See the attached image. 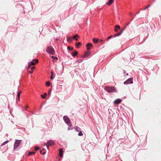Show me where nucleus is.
Wrapping results in <instances>:
<instances>
[{
	"mask_svg": "<svg viewBox=\"0 0 161 161\" xmlns=\"http://www.w3.org/2000/svg\"><path fill=\"white\" fill-rule=\"evenodd\" d=\"M104 89L109 93L116 92H117V90L114 87L106 86L105 87Z\"/></svg>",
	"mask_w": 161,
	"mask_h": 161,
	"instance_id": "nucleus-1",
	"label": "nucleus"
},
{
	"mask_svg": "<svg viewBox=\"0 0 161 161\" xmlns=\"http://www.w3.org/2000/svg\"><path fill=\"white\" fill-rule=\"evenodd\" d=\"M46 52L49 54L53 55L55 53V51L53 48L51 46H48L46 49Z\"/></svg>",
	"mask_w": 161,
	"mask_h": 161,
	"instance_id": "nucleus-2",
	"label": "nucleus"
},
{
	"mask_svg": "<svg viewBox=\"0 0 161 161\" xmlns=\"http://www.w3.org/2000/svg\"><path fill=\"white\" fill-rule=\"evenodd\" d=\"M38 60L37 59H33L32 61L29 62L27 69H29L31 65H35L36 63H38Z\"/></svg>",
	"mask_w": 161,
	"mask_h": 161,
	"instance_id": "nucleus-3",
	"label": "nucleus"
},
{
	"mask_svg": "<svg viewBox=\"0 0 161 161\" xmlns=\"http://www.w3.org/2000/svg\"><path fill=\"white\" fill-rule=\"evenodd\" d=\"M63 119L64 122L67 125L69 126L71 125L70 120L68 116L65 115L63 117Z\"/></svg>",
	"mask_w": 161,
	"mask_h": 161,
	"instance_id": "nucleus-4",
	"label": "nucleus"
},
{
	"mask_svg": "<svg viewBox=\"0 0 161 161\" xmlns=\"http://www.w3.org/2000/svg\"><path fill=\"white\" fill-rule=\"evenodd\" d=\"M125 28H124L123 29L121 30L120 32H119L118 33L115 34L114 35H111L109 36L107 39V40H108L110 39L111 38L113 37H115L116 36H119L121 35V34L125 30Z\"/></svg>",
	"mask_w": 161,
	"mask_h": 161,
	"instance_id": "nucleus-5",
	"label": "nucleus"
},
{
	"mask_svg": "<svg viewBox=\"0 0 161 161\" xmlns=\"http://www.w3.org/2000/svg\"><path fill=\"white\" fill-rule=\"evenodd\" d=\"M16 141L15 142L14 144V150L17 148L19 146L21 140H16Z\"/></svg>",
	"mask_w": 161,
	"mask_h": 161,
	"instance_id": "nucleus-6",
	"label": "nucleus"
},
{
	"mask_svg": "<svg viewBox=\"0 0 161 161\" xmlns=\"http://www.w3.org/2000/svg\"><path fill=\"white\" fill-rule=\"evenodd\" d=\"M133 83V78H130L128 79L127 80L125 81L124 82V85L129 84H132Z\"/></svg>",
	"mask_w": 161,
	"mask_h": 161,
	"instance_id": "nucleus-7",
	"label": "nucleus"
},
{
	"mask_svg": "<svg viewBox=\"0 0 161 161\" xmlns=\"http://www.w3.org/2000/svg\"><path fill=\"white\" fill-rule=\"evenodd\" d=\"M90 55V52L89 51H87L84 54V55L83 56V58H87Z\"/></svg>",
	"mask_w": 161,
	"mask_h": 161,
	"instance_id": "nucleus-8",
	"label": "nucleus"
},
{
	"mask_svg": "<svg viewBox=\"0 0 161 161\" xmlns=\"http://www.w3.org/2000/svg\"><path fill=\"white\" fill-rule=\"evenodd\" d=\"M47 143L49 146L54 145L55 143L54 142L50 140H48Z\"/></svg>",
	"mask_w": 161,
	"mask_h": 161,
	"instance_id": "nucleus-9",
	"label": "nucleus"
},
{
	"mask_svg": "<svg viewBox=\"0 0 161 161\" xmlns=\"http://www.w3.org/2000/svg\"><path fill=\"white\" fill-rule=\"evenodd\" d=\"M59 156L60 157L62 158V157L63 155V149L62 148H61L59 149Z\"/></svg>",
	"mask_w": 161,
	"mask_h": 161,
	"instance_id": "nucleus-10",
	"label": "nucleus"
},
{
	"mask_svg": "<svg viewBox=\"0 0 161 161\" xmlns=\"http://www.w3.org/2000/svg\"><path fill=\"white\" fill-rule=\"evenodd\" d=\"M122 100L120 98H118L114 101V103L115 104H118L121 103Z\"/></svg>",
	"mask_w": 161,
	"mask_h": 161,
	"instance_id": "nucleus-11",
	"label": "nucleus"
},
{
	"mask_svg": "<svg viewBox=\"0 0 161 161\" xmlns=\"http://www.w3.org/2000/svg\"><path fill=\"white\" fill-rule=\"evenodd\" d=\"M92 44L90 43H88L86 45V49L87 50V51H89L91 49V47L92 46Z\"/></svg>",
	"mask_w": 161,
	"mask_h": 161,
	"instance_id": "nucleus-12",
	"label": "nucleus"
},
{
	"mask_svg": "<svg viewBox=\"0 0 161 161\" xmlns=\"http://www.w3.org/2000/svg\"><path fill=\"white\" fill-rule=\"evenodd\" d=\"M120 29V26L119 25H117L115 26L114 31L115 32H117L118 29Z\"/></svg>",
	"mask_w": 161,
	"mask_h": 161,
	"instance_id": "nucleus-13",
	"label": "nucleus"
},
{
	"mask_svg": "<svg viewBox=\"0 0 161 161\" xmlns=\"http://www.w3.org/2000/svg\"><path fill=\"white\" fill-rule=\"evenodd\" d=\"M78 54V52L76 51H75L74 52L71 54V55L72 56L75 57Z\"/></svg>",
	"mask_w": 161,
	"mask_h": 161,
	"instance_id": "nucleus-14",
	"label": "nucleus"
},
{
	"mask_svg": "<svg viewBox=\"0 0 161 161\" xmlns=\"http://www.w3.org/2000/svg\"><path fill=\"white\" fill-rule=\"evenodd\" d=\"M32 114H34L36 115H39L40 113V110L39 111H36L34 112H32Z\"/></svg>",
	"mask_w": 161,
	"mask_h": 161,
	"instance_id": "nucleus-15",
	"label": "nucleus"
},
{
	"mask_svg": "<svg viewBox=\"0 0 161 161\" xmlns=\"http://www.w3.org/2000/svg\"><path fill=\"white\" fill-rule=\"evenodd\" d=\"M78 36L77 34H76L75 35H74L72 38L73 39H75L76 41L78 40V39L77 38V37Z\"/></svg>",
	"mask_w": 161,
	"mask_h": 161,
	"instance_id": "nucleus-16",
	"label": "nucleus"
},
{
	"mask_svg": "<svg viewBox=\"0 0 161 161\" xmlns=\"http://www.w3.org/2000/svg\"><path fill=\"white\" fill-rule=\"evenodd\" d=\"M114 0H108V3H107V4L110 5L113 3L114 2Z\"/></svg>",
	"mask_w": 161,
	"mask_h": 161,
	"instance_id": "nucleus-17",
	"label": "nucleus"
},
{
	"mask_svg": "<svg viewBox=\"0 0 161 161\" xmlns=\"http://www.w3.org/2000/svg\"><path fill=\"white\" fill-rule=\"evenodd\" d=\"M35 67H31V68H30V69H31V70H30L29 71V73L30 74H31L33 73V69H35Z\"/></svg>",
	"mask_w": 161,
	"mask_h": 161,
	"instance_id": "nucleus-18",
	"label": "nucleus"
},
{
	"mask_svg": "<svg viewBox=\"0 0 161 161\" xmlns=\"http://www.w3.org/2000/svg\"><path fill=\"white\" fill-rule=\"evenodd\" d=\"M9 142L8 140H7L3 142L1 145V146H3L7 143Z\"/></svg>",
	"mask_w": 161,
	"mask_h": 161,
	"instance_id": "nucleus-19",
	"label": "nucleus"
},
{
	"mask_svg": "<svg viewBox=\"0 0 161 161\" xmlns=\"http://www.w3.org/2000/svg\"><path fill=\"white\" fill-rule=\"evenodd\" d=\"M72 38L70 36H69L67 37V41L68 42H71L72 41Z\"/></svg>",
	"mask_w": 161,
	"mask_h": 161,
	"instance_id": "nucleus-20",
	"label": "nucleus"
},
{
	"mask_svg": "<svg viewBox=\"0 0 161 161\" xmlns=\"http://www.w3.org/2000/svg\"><path fill=\"white\" fill-rule=\"evenodd\" d=\"M51 76H50V78L51 80H53L54 79V77H53V72L52 71L51 73Z\"/></svg>",
	"mask_w": 161,
	"mask_h": 161,
	"instance_id": "nucleus-21",
	"label": "nucleus"
},
{
	"mask_svg": "<svg viewBox=\"0 0 161 161\" xmlns=\"http://www.w3.org/2000/svg\"><path fill=\"white\" fill-rule=\"evenodd\" d=\"M93 41L94 43H97L98 41V39H97L96 38H94L93 39Z\"/></svg>",
	"mask_w": 161,
	"mask_h": 161,
	"instance_id": "nucleus-22",
	"label": "nucleus"
},
{
	"mask_svg": "<svg viewBox=\"0 0 161 161\" xmlns=\"http://www.w3.org/2000/svg\"><path fill=\"white\" fill-rule=\"evenodd\" d=\"M35 153V152H29L27 154V155L30 156L32 154H34Z\"/></svg>",
	"mask_w": 161,
	"mask_h": 161,
	"instance_id": "nucleus-23",
	"label": "nucleus"
},
{
	"mask_svg": "<svg viewBox=\"0 0 161 161\" xmlns=\"http://www.w3.org/2000/svg\"><path fill=\"white\" fill-rule=\"evenodd\" d=\"M75 130L77 131H79L80 130V128H79V127H75Z\"/></svg>",
	"mask_w": 161,
	"mask_h": 161,
	"instance_id": "nucleus-24",
	"label": "nucleus"
},
{
	"mask_svg": "<svg viewBox=\"0 0 161 161\" xmlns=\"http://www.w3.org/2000/svg\"><path fill=\"white\" fill-rule=\"evenodd\" d=\"M79 136H81L83 135V134L81 131H80L78 134Z\"/></svg>",
	"mask_w": 161,
	"mask_h": 161,
	"instance_id": "nucleus-25",
	"label": "nucleus"
},
{
	"mask_svg": "<svg viewBox=\"0 0 161 161\" xmlns=\"http://www.w3.org/2000/svg\"><path fill=\"white\" fill-rule=\"evenodd\" d=\"M72 128L71 127V125H70L69 126V127L68 128V130H70L72 129Z\"/></svg>",
	"mask_w": 161,
	"mask_h": 161,
	"instance_id": "nucleus-26",
	"label": "nucleus"
},
{
	"mask_svg": "<svg viewBox=\"0 0 161 161\" xmlns=\"http://www.w3.org/2000/svg\"><path fill=\"white\" fill-rule=\"evenodd\" d=\"M67 49L68 50H72L73 49V47H67Z\"/></svg>",
	"mask_w": 161,
	"mask_h": 161,
	"instance_id": "nucleus-27",
	"label": "nucleus"
},
{
	"mask_svg": "<svg viewBox=\"0 0 161 161\" xmlns=\"http://www.w3.org/2000/svg\"><path fill=\"white\" fill-rule=\"evenodd\" d=\"M81 43L80 42H78L77 43H76V47H79V46L81 45Z\"/></svg>",
	"mask_w": 161,
	"mask_h": 161,
	"instance_id": "nucleus-28",
	"label": "nucleus"
},
{
	"mask_svg": "<svg viewBox=\"0 0 161 161\" xmlns=\"http://www.w3.org/2000/svg\"><path fill=\"white\" fill-rule=\"evenodd\" d=\"M46 84L47 86H49L50 85V82L49 81H48L46 82Z\"/></svg>",
	"mask_w": 161,
	"mask_h": 161,
	"instance_id": "nucleus-29",
	"label": "nucleus"
},
{
	"mask_svg": "<svg viewBox=\"0 0 161 161\" xmlns=\"http://www.w3.org/2000/svg\"><path fill=\"white\" fill-rule=\"evenodd\" d=\"M20 92H19L18 93L17 95V96L19 100V99H20Z\"/></svg>",
	"mask_w": 161,
	"mask_h": 161,
	"instance_id": "nucleus-30",
	"label": "nucleus"
},
{
	"mask_svg": "<svg viewBox=\"0 0 161 161\" xmlns=\"http://www.w3.org/2000/svg\"><path fill=\"white\" fill-rule=\"evenodd\" d=\"M44 145H46V147H47V149H48V148H49V145L48 144H47V143H44Z\"/></svg>",
	"mask_w": 161,
	"mask_h": 161,
	"instance_id": "nucleus-31",
	"label": "nucleus"
},
{
	"mask_svg": "<svg viewBox=\"0 0 161 161\" xmlns=\"http://www.w3.org/2000/svg\"><path fill=\"white\" fill-rule=\"evenodd\" d=\"M51 58L55 60H57L58 59V58L56 57H54V56H52L51 57Z\"/></svg>",
	"mask_w": 161,
	"mask_h": 161,
	"instance_id": "nucleus-32",
	"label": "nucleus"
},
{
	"mask_svg": "<svg viewBox=\"0 0 161 161\" xmlns=\"http://www.w3.org/2000/svg\"><path fill=\"white\" fill-rule=\"evenodd\" d=\"M40 148L39 147L36 146L35 147V149L36 151L38 150Z\"/></svg>",
	"mask_w": 161,
	"mask_h": 161,
	"instance_id": "nucleus-33",
	"label": "nucleus"
},
{
	"mask_svg": "<svg viewBox=\"0 0 161 161\" xmlns=\"http://www.w3.org/2000/svg\"><path fill=\"white\" fill-rule=\"evenodd\" d=\"M150 7V5H149L147 6L145 8H144L143 9H142V10H146L147 9V8H149Z\"/></svg>",
	"mask_w": 161,
	"mask_h": 161,
	"instance_id": "nucleus-34",
	"label": "nucleus"
},
{
	"mask_svg": "<svg viewBox=\"0 0 161 161\" xmlns=\"http://www.w3.org/2000/svg\"><path fill=\"white\" fill-rule=\"evenodd\" d=\"M41 96L42 97V98L43 99H44L46 98L45 96L44 95H41Z\"/></svg>",
	"mask_w": 161,
	"mask_h": 161,
	"instance_id": "nucleus-35",
	"label": "nucleus"
},
{
	"mask_svg": "<svg viewBox=\"0 0 161 161\" xmlns=\"http://www.w3.org/2000/svg\"><path fill=\"white\" fill-rule=\"evenodd\" d=\"M51 90H49L48 91V94L49 95H50L51 94Z\"/></svg>",
	"mask_w": 161,
	"mask_h": 161,
	"instance_id": "nucleus-36",
	"label": "nucleus"
},
{
	"mask_svg": "<svg viewBox=\"0 0 161 161\" xmlns=\"http://www.w3.org/2000/svg\"><path fill=\"white\" fill-rule=\"evenodd\" d=\"M77 61H78L79 63H80L82 61V60L80 59V60H77Z\"/></svg>",
	"mask_w": 161,
	"mask_h": 161,
	"instance_id": "nucleus-37",
	"label": "nucleus"
},
{
	"mask_svg": "<svg viewBox=\"0 0 161 161\" xmlns=\"http://www.w3.org/2000/svg\"><path fill=\"white\" fill-rule=\"evenodd\" d=\"M42 153V155H44V154H45V153H46V152H45V151H44V152H43Z\"/></svg>",
	"mask_w": 161,
	"mask_h": 161,
	"instance_id": "nucleus-38",
	"label": "nucleus"
},
{
	"mask_svg": "<svg viewBox=\"0 0 161 161\" xmlns=\"http://www.w3.org/2000/svg\"><path fill=\"white\" fill-rule=\"evenodd\" d=\"M42 150H41V151H40V153L41 154H42Z\"/></svg>",
	"mask_w": 161,
	"mask_h": 161,
	"instance_id": "nucleus-39",
	"label": "nucleus"
},
{
	"mask_svg": "<svg viewBox=\"0 0 161 161\" xmlns=\"http://www.w3.org/2000/svg\"><path fill=\"white\" fill-rule=\"evenodd\" d=\"M47 95V93H45L44 94V95L46 96Z\"/></svg>",
	"mask_w": 161,
	"mask_h": 161,
	"instance_id": "nucleus-40",
	"label": "nucleus"
},
{
	"mask_svg": "<svg viewBox=\"0 0 161 161\" xmlns=\"http://www.w3.org/2000/svg\"><path fill=\"white\" fill-rule=\"evenodd\" d=\"M45 149H44V148H43L42 149V151H45Z\"/></svg>",
	"mask_w": 161,
	"mask_h": 161,
	"instance_id": "nucleus-41",
	"label": "nucleus"
},
{
	"mask_svg": "<svg viewBox=\"0 0 161 161\" xmlns=\"http://www.w3.org/2000/svg\"><path fill=\"white\" fill-rule=\"evenodd\" d=\"M103 41V40L102 39L100 40V42H102Z\"/></svg>",
	"mask_w": 161,
	"mask_h": 161,
	"instance_id": "nucleus-42",
	"label": "nucleus"
},
{
	"mask_svg": "<svg viewBox=\"0 0 161 161\" xmlns=\"http://www.w3.org/2000/svg\"><path fill=\"white\" fill-rule=\"evenodd\" d=\"M26 108H28V106H26Z\"/></svg>",
	"mask_w": 161,
	"mask_h": 161,
	"instance_id": "nucleus-43",
	"label": "nucleus"
},
{
	"mask_svg": "<svg viewBox=\"0 0 161 161\" xmlns=\"http://www.w3.org/2000/svg\"><path fill=\"white\" fill-rule=\"evenodd\" d=\"M126 75H128V73H127L126 74Z\"/></svg>",
	"mask_w": 161,
	"mask_h": 161,
	"instance_id": "nucleus-44",
	"label": "nucleus"
},
{
	"mask_svg": "<svg viewBox=\"0 0 161 161\" xmlns=\"http://www.w3.org/2000/svg\"><path fill=\"white\" fill-rule=\"evenodd\" d=\"M58 40V39H56V41H57V40Z\"/></svg>",
	"mask_w": 161,
	"mask_h": 161,
	"instance_id": "nucleus-45",
	"label": "nucleus"
},
{
	"mask_svg": "<svg viewBox=\"0 0 161 161\" xmlns=\"http://www.w3.org/2000/svg\"><path fill=\"white\" fill-rule=\"evenodd\" d=\"M41 108H40V109L39 110H41Z\"/></svg>",
	"mask_w": 161,
	"mask_h": 161,
	"instance_id": "nucleus-46",
	"label": "nucleus"
}]
</instances>
